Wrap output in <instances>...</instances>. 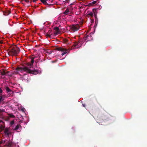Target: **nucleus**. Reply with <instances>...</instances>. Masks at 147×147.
Instances as JSON below:
<instances>
[{
	"instance_id": "2f4dec72",
	"label": "nucleus",
	"mask_w": 147,
	"mask_h": 147,
	"mask_svg": "<svg viewBox=\"0 0 147 147\" xmlns=\"http://www.w3.org/2000/svg\"><path fill=\"white\" fill-rule=\"evenodd\" d=\"M47 5H53V4H48V3H47Z\"/></svg>"
},
{
	"instance_id": "393cba45",
	"label": "nucleus",
	"mask_w": 147,
	"mask_h": 147,
	"mask_svg": "<svg viewBox=\"0 0 147 147\" xmlns=\"http://www.w3.org/2000/svg\"><path fill=\"white\" fill-rule=\"evenodd\" d=\"M5 142V140H1L0 141V144H4Z\"/></svg>"
},
{
	"instance_id": "6ab92c4d",
	"label": "nucleus",
	"mask_w": 147,
	"mask_h": 147,
	"mask_svg": "<svg viewBox=\"0 0 147 147\" xmlns=\"http://www.w3.org/2000/svg\"><path fill=\"white\" fill-rule=\"evenodd\" d=\"M53 51H52L50 50L49 49L47 50L46 51V53H47L50 54L52 53Z\"/></svg>"
},
{
	"instance_id": "f257e3e1",
	"label": "nucleus",
	"mask_w": 147,
	"mask_h": 147,
	"mask_svg": "<svg viewBox=\"0 0 147 147\" xmlns=\"http://www.w3.org/2000/svg\"><path fill=\"white\" fill-rule=\"evenodd\" d=\"M34 57H32L31 59V63H26V66H24L23 67H17L16 70L20 72L25 71L27 73L32 74L33 75H36L38 73V70L34 69L31 70L30 68L33 66V64L34 62Z\"/></svg>"
},
{
	"instance_id": "f03ea898",
	"label": "nucleus",
	"mask_w": 147,
	"mask_h": 147,
	"mask_svg": "<svg viewBox=\"0 0 147 147\" xmlns=\"http://www.w3.org/2000/svg\"><path fill=\"white\" fill-rule=\"evenodd\" d=\"M20 51V48L16 46H14L8 52L9 55L16 56L18 54Z\"/></svg>"
},
{
	"instance_id": "6e6552de",
	"label": "nucleus",
	"mask_w": 147,
	"mask_h": 147,
	"mask_svg": "<svg viewBox=\"0 0 147 147\" xmlns=\"http://www.w3.org/2000/svg\"><path fill=\"white\" fill-rule=\"evenodd\" d=\"M54 29L55 30L54 33L55 35H56L60 33V31L59 30V28L57 27H55L54 28Z\"/></svg>"
},
{
	"instance_id": "4be33fe9",
	"label": "nucleus",
	"mask_w": 147,
	"mask_h": 147,
	"mask_svg": "<svg viewBox=\"0 0 147 147\" xmlns=\"http://www.w3.org/2000/svg\"><path fill=\"white\" fill-rule=\"evenodd\" d=\"M24 1L28 3H31L33 1L32 0L29 1V0H24Z\"/></svg>"
},
{
	"instance_id": "9b49d317",
	"label": "nucleus",
	"mask_w": 147,
	"mask_h": 147,
	"mask_svg": "<svg viewBox=\"0 0 147 147\" xmlns=\"http://www.w3.org/2000/svg\"><path fill=\"white\" fill-rule=\"evenodd\" d=\"M93 13L94 14V16L95 21H97V18L96 16V10L95 9H93Z\"/></svg>"
},
{
	"instance_id": "bb28decb",
	"label": "nucleus",
	"mask_w": 147,
	"mask_h": 147,
	"mask_svg": "<svg viewBox=\"0 0 147 147\" xmlns=\"http://www.w3.org/2000/svg\"><path fill=\"white\" fill-rule=\"evenodd\" d=\"M101 118L102 119L104 120H106L107 119V117H105L104 116H102Z\"/></svg>"
},
{
	"instance_id": "72a5a7b5",
	"label": "nucleus",
	"mask_w": 147,
	"mask_h": 147,
	"mask_svg": "<svg viewBox=\"0 0 147 147\" xmlns=\"http://www.w3.org/2000/svg\"><path fill=\"white\" fill-rule=\"evenodd\" d=\"M0 43H1V44L3 43V42L2 40H0Z\"/></svg>"
},
{
	"instance_id": "5701e85b",
	"label": "nucleus",
	"mask_w": 147,
	"mask_h": 147,
	"mask_svg": "<svg viewBox=\"0 0 147 147\" xmlns=\"http://www.w3.org/2000/svg\"><path fill=\"white\" fill-rule=\"evenodd\" d=\"M68 40L67 39H64L63 40V41L65 43H66L67 44H69L68 42Z\"/></svg>"
},
{
	"instance_id": "c756f323",
	"label": "nucleus",
	"mask_w": 147,
	"mask_h": 147,
	"mask_svg": "<svg viewBox=\"0 0 147 147\" xmlns=\"http://www.w3.org/2000/svg\"><path fill=\"white\" fill-rule=\"evenodd\" d=\"M70 0H66L65 1V3H68Z\"/></svg>"
},
{
	"instance_id": "dca6fc26",
	"label": "nucleus",
	"mask_w": 147,
	"mask_h": 147,
	"mask_svg": "<svg viewBox=\"0 0 147 147\" xmlns=\"http://www.w3.org/2000/svg\"><path fill=\"white\" fill-rule=\"evenodd\" d=\"M5 89L7 92H11V90L9 89V87L7 86H6L5 87Z\"/></svg>"
},
{
	"instance_id": "aec40b11",
	"label": "nucleus",
	"mask_w": 147,
	"mask_h": 147,
	"mask_svg": "<svg viewBox=\"0 0 147 147\" xmlns=\"http://www.w3.org/2000/svg\"><path fill=\"white\" fill-rule=\"evenodd\" d=\"M88 16H90L91 17H93V13L92 12H90L88 14Z\"/></svg>"
},
{
	"instance_id": "0eeeda50",
	"label": "nucleus",
	"mask_w": 147,
	"mask_h": 147,
	"mask_svg": "<svg viewBox=\"0 0 147 147\" xmlns=\"http://www.w3.org/2000/svg\"><path fill=\"white\" fill-rule=\"evenodd\" d=\"M9 72V71H7L5 72V70L4 69H2L0 71V73L1 75L2 76H4L7 74V73Z\"/></svg>"
},
{
	"instance_id": "f3484780",
	"label": "nucleus",
	"mask_w": 147,
	"mask_h": 147,
	"mask_svg": "<svg viewBox=\"0 0 147 147\" xmlns=\"http://www.w3.org/2000/svg\"><path fill=\"white\" fill-rule=\"evenodd\" d=\"M9 117L12 118H15V116L13 115L12 113H9L8 114Z\"/></svg>"
},
{
	"instance_id": "1a4fd4ad",
	"label": "nucleus",
	"mask_w": 147,
	"mask_h": 147,
	"mask_svg": "<svg viewBox=\"0 0 147 147\" xmlns=\"http://www.w3.org/2000/svg\"><path fill=\"white\" fill-rule=\"evenodd\" d=\"M89 37L90 38V39H91L92 38V36L91 35H87L85 37H84V40H87V41H88L90 40V39L89 38Z\"/></svg>"
},
{
	"instance_id": "20e7f679",
	"label": "nucleus",
	"mask_w": 147,
	"mask_h": 147,
	"mask_svg": "<svg viewBox=\"0 0 147 147\" xmlns=\"http://www.w3.org/2000/svg\"><path fill=\"white\" fill-rule=\"evenodd\" d=\"M79 43V42H75L73 46H72L71 47V49H78L80 47H81V45L79 46V45H78Z\"/></svg>"
},
{
	"instance_id": "c9c22d12",
	"label": "nucleus",
	"mask_w": 147,
	"mask_h": 147,
	"mask_svg": "<svg viewBox=\"0 0 147 147\" xmlns=\"http://www.w3.org/2000/svg\"><path fill=\"white\" fill-rule=\"evenodd\" d=\"M89 39H90V40H92V38L91 39H90V37H89Z\"/></svg>"
},
{
	"instance_id": "412c9836",
	"label": "nucleus",
	"mask_w": 147,
	"mask_h": 147,
	"mask_svg": "<svg viewBox=\"0 0 147 147\" xmlns=\"http://www.w3.org/2000/svg\"><path fill=\"white\" fill-rule=\"evenodd\" d=\"M5 126L2 125H1L0 126V128L1 129V130H3L5 128Z\"/></svg>"
},
{
	"instance_id": "39448f33",
	"label": "nucleus",
	"mask_w": 147,
	"mask_h": 147,
	"mask_svg": "<svg viewBox=\"0 0 147 147\" xmlns=\"http://www.w3.org/2000/svg\"><path fill=\"white\" fill-rule=\"evenodd\" d=\"M80 26L78 24L73 25L71 28L72 30L75 31L78 30Z\"/></svg>"
},
{
	"instance_id": "cd10ccee",
	"label": "nucleus",
	"mask_w": 147,
	"mask_h": 147,
	"mask_svg": "<svg viewBox=\"0 0 147 147\" xmlns=\"http://www.w3.org/2000/svg\"><path fill=\"white\" fill-rule=\"evenodd\" d=\"M14 121H11L10 123V124L11 125H13L14 123Z\"/></svg>"
},
{
	"instance_id": "7ed1b4c3",
	"label": "nucleus",
	"mask_w": 147,
	"mask_h": 147,
	"mask_svg": "<svg viewBox=\"0 0 147 147\" xmlns=\"http://www.w3.org/2000/svg\"><path fill=\"white\" fill-rule=\"evenodd\" d=\"M56 49L57 51H61L62 52L61 54V55L62 56H63V55H64L66 53H67V52L68 51V50H67L62 47H59L57 48H56Z\"/></svg>"
},
{
	"instance_id": "f704fd0d",
	"label": "nucleus",
	"mask_w": 147,
	"mask_h": 147,
	"mask_svg": "<svg viewBox=\"0 0 147 147\" xmlns=\"http://www.w3.org/2000/svg\"><path fill=\"white\" fill-rule=\"evenodd\" d=\"M83 105L84 107H85V105L84 104H83Z\"/></svg>"
},
{
	"instance_id": "a211bd4d",
	"label": "nucleus",
	"mask_w": 147,
	"mask_h": 147,
	"mask_svg": "<svg viewBox=\"0 0 147 147\" xmlns=\"http://www.w3.org/2000/svg\"><path fill=\"white\" fill-rule=\"evenodd\" d=\"M21 126L20 125L18 124L15 127V128L14 129V130H17Z\"/></svg>"
},
{
	"instance_id": "c85d7f7f",
	"label": "nucleus",
	"mask_w": 147,
	"mask_h": 147,
	"mask_svg": "<svg viewBox=\"0 0 147 147\" xmlns=\"http://www.w3.org/2000/svg\"><path fill=\"white\" fill-rule=\"evenodd\" d=\"M45 35L48 37H51V35H50V34H49L48 33H46Z\"/></svg>"
},
{
	"instance_id": "e433bc0d",
	"label": "nucleus",
	"mask_w": 147,
	"mask_h": 147,
	"mask_svg": "<svg viewBox=\"0 0 147 147\" xmlns=\"http://www.w3.org/2000/svg\"><path fill=\"white\" fill-rule=\"evenodd\" d=\"M4 78V77H3V78Z\"/></svg>"
},
{
	"instance_id": "7c9ffc66",
	"label": "nucleus",
	"mask_w": 147,
	"mask_h": 147,
	"mask_svg": "<svg viewBox=\"0 0 147 147\" xmlns=\"http://www.w3.org/2000/svg\"><path fill=\"white\" fill-rule=\"evenodd\" d=\"M3 92V91L1 88H0V93H2Z\"/></svg>"
},
{
	"instance_id": "473e14b6",
	"label": "nucleus",
	"mask_w": 147,
	"mask_h": 147,
	"mask_svg": "<svg viewBox=\"0 0 147 147\" xmlns=\"http://www.w3.org/2000/svg\"><path fill=\"white\" fill-rule=\"evenodd\" d=\"M2 122V123H3V121H2L1 120H0V123Z\"/></svg>"
},
{
	"instance_id": "2eb2a0df",
	"label": "nucleus",
	"mask_w": 147,
	"mask_h": 147,
	"mask_svg": "<svg viewBox=\"0 0 147 147\" xmlns=\"http://www.w3.org/2000/svg\"><path fill=\"white\" fill-rule=\"evenodd\" d=\"M96 1H93L92 2L88 4V5L89 6H92L93 5H94V4H96Z\"/></svg>"
},
{
	"instance_id": "a878e982",
	"label": "nucleus",
	"mask_w": 147,
	"mask_h": 147,
	"mask_svg": "<svg viewBox=\"0 0 147 147\" xmlns=\"http://www.w3.org/2000/svg\"><path fill=\"white\" fill-rule=\"evenodd\" d=\"M49 34H50L51 36V35L52 34V31L51 30H49L48 32V33Z\"/></svg>"
},
{
	"instance_id": "423d86ee",
	"label": "nucleus",
	"mask_w": 147,
	"mask_h": 147,
	"mask_svg": "<svg viewBox=\"0 0 147 147\" xmlns=\"http://www.w3.org/2000/svg\"><path fill=\"white\" fill-rule=\"evenodd\" d=\"M5 112V110L3 109L0 110V118L4 119L6 121H7L9 119V118H7L5 119V117L2 115V112Z\"/></svg>"
},
{
	"instance_id": "f8f14e48",
	"label": "nucleus",
	"mask_w": 147,
	"mask_h": 147,
	"mask_svg": "<svg viewBox=\"0 0 147 147\" xmlns=\"http://www.w3.org/2000/svg\"><path fill=\"white\" fill-rule=\"evenodd\" d=\"M9 129L8 128H6L4 131V133L7 136H9L10 134L9 132Z\"/></svg>"
},
{
	"instance_id": "9d476101",
	"label": "nucleus",
	"mask_w": 147,
	"mask_h": 147,
	"mask_svg": "<svg viewBox=\"0 0 147 147\" xmlns=\"http://www.w3.org/2000/svg\"><path fill=\"white\" fill-rule=\"evenodd\" d=\"M12 144V142L11 141H9L6 142L5 146L7 147H11Z\"/></svg>"
},
{
	"instance_id": "4468645a",
	"label": "nucleus",
	"mask_w": 147,
	"mask_h": 147,
	"mask_svg": "<svg viewBox=\"0 0 147 147\" xmlns=\"http://www.w3.org/2000/svg\"><path fill=\"white\" fill-rule=\"evenodd\" d=\"M11 13L10 11L9 10H7L4 13V15L5 16L8 15Z\"/></svg>"
},
{
	"instance_id": "ddd939ff",
	"label": "nucleus",
	"mask_w": 147,
	"mask_h": 147,
	"mask_svg": "<svg viewBox=\"0 0 147 147\" xmlns=\"http://www.w3.org/2000/svg\"><path fill=\"white\" fill-rule=\"evenodd\" d=\"M69 8L68 7H67L65 11L64 12V14L65 15H67L69 12Z\"/></svg>"
},
{
	"instance_id": "b1692460",
	"label": "nucleus",
	"mask_w": 147,
	"mask_h": 147,
	"mask_svg": "<svg viewBox=\"0 0 147 147\" xmlns=\"http://www.w3.org/2000/svg\"><path fill=\"white\" fill-rule=\"evenodd\" d=\"M2 95V94H1V96H0V102H1L3 100H4V99L3 98V97L1 96Z\"/></svg>"
}]
</instances>
